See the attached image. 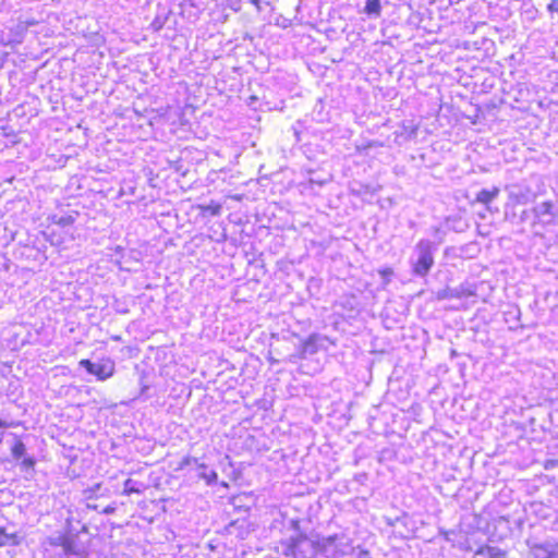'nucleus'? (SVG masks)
Masks as SVG:
<instances>
[{
  "instance_id": "nucleus-1",
  "label": "nucleus",
  "mask_w": 558,
  "mask_h": 558,
  "mask_svg": "<svg viewBox=\"0 0 558 558\" xmlns=\"http://www.w3.org/2000/svg\"><path fill=\"white\" fill-rule=\"evenodd\" d=\"M436 250V244L427 239H422L415 244L410 258V265L414 276L424 278L428 275L435 264L434 253Z\"/></svg>"
},
{
  "instance_id": "nucleus-2",
  "label": "nucleus",
  "mask_w": 558,
  "mask_h": 558,
  "mask_svg": "<svg viewBox=\"0 0 558 558\" xmlns=\"http://www.w3.org/2000/svg\"><path fill=\"white\" fill-rule=\"evenodd\" d=\"M281 554L292 558H310L315 555L314 543L304 534L291 536L288 541L281 542Z\"/></svg>"
},
{
  "instance_id": "nucleus-3",
  "label": "nucleus",
  "mask_w": 558,
  "mask_h": 558,
  "mask_svg": "<svg viewBox=\"0 0 558 558\" xmlns=\"http://www.w3.org/2000/svg\"><path fill=\"white\" fill-rule=\"evenodd\" d=\"M78 364L81 367L85 368L87 373L95 375L98 380H106L114 373V363L110 360L92 362L88 359H83Z\"/></svg>"
},
{
  "instance_id": "nucleus-4",
  "label": "nucleus",
  "mask_w": 558,
  "mask_h": 558,
  "mask_svg": "<svg viewBox=\"0 0 558 558\" xmlns=\"http://www.w3.org/2000/svg\"><path fill=\"white\" fill-rule=\"evenodd\" d=\"M534 217L543 225L555 223L558 210L550 201L542 202L533 207Z\"/></svg>"
},
{
  "instance_id": "nucleus-5",
  "label": "nucleus",
  "mask_w": 558,
  "mask_h": 558,
  "mask_svg": "<svg viewBox=\"0 0 558 558\" xmlns=\"http://www.w3.org/2000/svg\"><path fill=\"white\" fill-rule=\"evenodd\" d=\"M60 542L64 554L68 556L84 557L87 554L86 546L76 535L61 536Z\"/></svg>"
},
{
  "instance_id": "nucleus-6",
  "label": "nucleus",
  "mask_w": 558,
  "mask_h": 558,
  "mask_svg": "<svg viewBox=\"0 0 558 558\" xmlns=\"http://www.w3.org/2000/svg\"><path fill=\"white\" fill-rule=\"evenodd\" d=\"M329 341L335 344L327 336L319 333H312L303 343L301 348V357L305 359L307 355H313L324 348V342Z\"/></svg>"
},
{
  "instance_id": "nucleus-7",
  "label": "nucleus",
  "mask_w": 558,
  "mask_h": 558,
  "mask_svg": "<svg viewBox=\"0 0 558 558\" xmlns=\"http://www.w3.org/2000/svg\"><path fill=\"white\" fill-rule=\"evenodd\" d=\"M472 558H506V553L498 547L486 545L480 547Z\"/></svg>"
},
{
  "instance_id": "nucleus-8",
  "label": "nucleus",
  "mask_w": 558,
  "mask_h": 558,
  "mask_svg": "<svg viewBox=\"0 0 558 558\" xmlns=\"http://www.w3.org/2000/svg\"><path fill=\"white\" fill-rule=\"evenodd\" d=\"M22 537L15 532H8L5 529H0V547L19 545Z\"/></svg>"
},
{
  "instance_id": "nucleus-9",
  "label": "nucleus",
  "mask_w": 558,
  "mask_h": 558,
  "mask_svg": "<svg viewBox=\"0 0 558 558\" xmlns=\"http://www.w3.org/2000/svg\"><path fill=\"white\" fill-rule=\"evenodd\" d=\"M500 190L494 186L492 190L483 189L476 194V201L484 205H488L499 195Z\"/></svg>"
},
{
  "instance_id": "nucleus-10",
  "label": "nucleus",
  "mask_w": 558,
  "mask_h": 558,
  "mask_svg": "<svg viewBox=\"0 0 558 558\" xmlns=\"http://www.w3.org/2000/svg\"><path fill=\"white\" fill-rule=\"evenodd\" d=\"M532 558H555L556 553L547 545H534L531 548Z\"/></svg>"
},
{
  "instance_id": "nucleus-11",
  "label": "nucleus",
  "mask_w": 558,
  "mask_h": 558,
  "mask_svg": "<svg viewBox=\"0 0 558 558\" xmlns=\"http://www.w3.org/2000/svg\"><path fill=\"white\" fill-rule=\"evenodd\" d=\"M197 469L199 470V478L205 480L208 485L216 483L218 475L215 471L207 472V466L204 463L197 464Z\"/></svg>"
},
{
  "instance_id": "nucleus-12",
  "label": "nucleus",
  "mask_w": 558,
  "mask_h": 558,
  "mask_svg": "<svg viewBox=\"0 0 558 558\" xmlns=\"http://www.w3.org/2000/svg\"><path fill=\"white\" fill-rule=\"evenodd\" d=\"M364 11L369 16L378 17L381 12L380 0H366Z\"/></svg>"
},
{
  "instance_id": "nucleus-13",
  "label": "nucleus",
  "mask_w": 558,
  "mask_h": 558,
  "mask_svg": "<svg viewBox=\"0 0 558 558\" xmlns=\"http://www.w3.org/2000/svg\"><path fill=\"white\" fill-rule=\"evenodd\" d=\"M100 490H101V484L98 483V484H95L93 487L85 489L83 494L87 501H92V500L98 498L99 496H102Z\"/></svg>"
},
{
  "instance_id": "nucleus-14",
  "label": "nucleus",
  "mask_w": 558,
  "mask_h": 558,
  "mask_svg": "<svg viewBox=\"0 0 558 558\" xmlns=\"http://www.w3.org/2000/svg\"><path fill=\"white\" fill-rule=\"evenodd\" d=\"M204 214H210L211 216H219L221 214L222 206L218 203L211 202L206 206H201Z\"/></svg>"
},
{
  "instance_id": "nucleus-15",
  "label": "nucleus",
  "mask_w": 558,
  "mask_h": 558,
  "mask_svg": "<svg viewBox=\"0 0 558 558\" xmlns=\"http://www.w3.org/2000/svg\"><path fill=\"white\" fill-rule=\"evenodd\" d=\"M25 451L26 447L21 440H17L12 447V456L14 457V459L22 458L25 454Z\"/></svg>"
},
{
  "instance_id": "nucleus-16",
  "label": "nucleus",
  "mask_w": 558,
  "mask_h": 558,
  "mask_svg": "<svg viewBox=\"0 0 558 558\" xmlns=\"http://www.w3.org/2000/svg\"><path fill=\"white\" fill-rule=\"evenodd\" d=\"M192 464H195L196 466H197V464H199L197 458L190 457V456L184 457L180 461L177 470H184L186 466L192 465Z\"/></svg>"
},
{
  "instance_id": "nucleus-17",
  "label": "nucleus",
  "mask_w": 558,
  "mask_h": 558,
  "mask_svg": "<svg viewBox=\"0 0 558 558\" xmlns=\"http://www.w3.org/2000/svg\"><path fill=\"white\" fill-rule=\"evenodd\" d=\"M133 493H141V490L134 486V482L131 478H128L123 484V494L129 496Z\"/></svg>"
},
{
  "instance_id": "nucleus-18",
  "label": "nucleus",
  "mask_w": 558,
  "mask_h": 558,
  "mask_svg": "<svg viewBox=\"0 0 558 558\" xmlns=\"http://www.w3.org/2000/svg\"><path fill=\"white\" fill-rule=\"evenodd\" d=\"M74 222V217L71 216V215H66V216H61L60 218H58V220L56 221V223H58L59 226L61 227H68V226H71L72 223Z\"/></svg>"
},
{
  "instance_id": "nucleus-19",
  "label": "nucleus",
  "mask_w": 558,
  "mask_h": 558,
  "mask_svg": "<svg viewBox=\"0 0 558 558\" xmlns=\"http://www.w3.org/2000/svg\"><path fill=\"white\" fill-rule=\"evenodd\" d=\"M378 274L381 276L385 283L387 284L390 281L391 276L393 275V270L389 267H386V268L379 269Z\"/></svg>"
},
{
  "instance_id": "nucleus-20",
  "label": "nucleus",
  "mask_w": 558,
  "mask_h": 558,
  "mask_svg": "<svg viewBox=\"0 0 558 558\" xmlns=\"http://www.w3.org/2000/svg\"><path fill=\"white\" fill-rule=\"evenodd\" d=\"M36 461L33 457H26L23 459L22 461V465L25 468V469H32L34 468Z\"/></svg>"
},
{
  "instance_id": "nucleus-21",
  "label": "nucleus",
  "mask_w": 558,
  "mask_h": 558,
  "mask_svg": "<svg viewBox=\"0 0 558 558\" xmlns=\"http://www.w3.org/2000/svg\"><path fill=\"white\" fill-rule=\"evenodd\" d=\"M547 10L550 13H558V0H551L547 5Z\"/></svg>"
},
{
  "instance_id": "nucleus-22",
  "label": "nucleus",
  "mask_w": 558,
  "mask_h": 558,
  "mask_svg": "<svg viewBox=\"0 0 558 558\" xmlns=\"http://www.w3.org/2000/svg\"><path fill=\"white\" fill-rule=\"evenodd\" d=\"M116 509H117L116 506L109 505L106 508H104L101 512L105 514H112L116 512Z\"/></svg>"
},
{
  "instance_id": "nucleus-23",
  "label": "nucleus",
  "mask_w": 558,
  "mask_h": 558,
  "mask_svg": "<svg viewBox=\"0 0 558 558\" xmlns=\"http://www.w3.org/2000/svg\"><path fill=\"white\" fill-rule=\"evenodd\" d=\"M450 296H452V295L449 294L447 290L439 291L438 295H437V298L439 300H444V299H447V298H450Z\"/></svg>"
},
{
  "instance_id": "nucleus-24",
  "label": "nucleus",
  "mask_w": 558,
  "mask_h": 558,
  "mask_svg": "<svg viewBox=\"0 0 558 558\" xmlns=\"http://www.w3.org/2000/svg\"><path fill=\"white\" fill-rule=\"evenodd\" d=\"M61 536H62V535H59V536H57V537H54V538H51V539H50V544H51L52 546H61V542H60Z\"/></svg>"
},
{
  "instance_id": "nucleus-25",
  "label": "nucleus",
  "mask_w": 558,
  "mask_h": 558,
  "mask_svg": "<svg viewBox=\"0 0 558 558\" xmlns=\"http://www.w3.org/2000/svg\"><path fill=\"white\" fill-rule=\"evenodd\" d=\"M250 2L255 5L258 12L262 11L260 0H250Z\"/></svg>"
},
{
  "instance_id": "nucleus-26",
  "label": "nucleus",
  "mask_w": 558,
  "mask_h": 558,
  "mask_svg": "<svg viewBox=\"0 0 558 558\" xmlns=\"http://www.w3.org/2000/svg\"><path fill=\"white\" fill-rule=\"evenodd\" d=\"M87 508L88 509H93V510H98V505L97 504H93L90 501L87 502Z\"/></svg>"
},
{
  "instance_id": "nucleus-27",
  "label": "nucleus",
  "mask_w": 558,
  "mask_h": 558,
  "mask_svg": "<svg viewBox=\"0 0 558 558\" xmlns=\"http://www.w3.org/2000/svg\"><path fill=\"white\" fill-rule=\"evenodd\" d=\"M291 526H292L295 531H299V529H300L299 521L292 520V521H291Z\"/></svg>"
},
{
  "instance_id": "nucleus-28",
  "label": "nucleus",
  "mask_w": 558,
  "mask_h": 558,
  "mask_svg": "<svg viewBox=\"0 0 558 558\" xmlns=\"http://www.w3.org/2000/svg\"><path fill=\"white\" fill-rule=\"evenodd\" d=\"M415 135H416V128H412V129H411L410 136H411V137H414Z\"/></svg>"
},
{
  "instance_id": "nucleus-29",
  "label": "nucleus",
  "mask_w": 558,
  "mask_h": 558,
  "mask_svg": "<svg viewBox=\"0 0 558 558\" xmlns=\"http://www.w3.org/2000/svg\"><path fill=\"white\" fill-rule=\"evenodd\" d=\"M9 425L7 424V422L0 420V427H8Z\"/></svg>"
},
{
  "instance_id": "nucleus-30",
  "label": "nucleus",
  "mask_w": 558,
  "mask_h": 558,
  "mask_svg": "<svg viewBox=\"0 0 558 558\" xmlns=\"http://www.w3.org/2000/svg\"><path fill=\"white\" fill-rule=\"evenodd\" d=\"M520 316V310H517V318Z\"/></svg>"
},
{
  "instance_id": "nucleus-31",
  "label": "nucleus",
  "mask_w": 558,
  "mask_h": 558,
  "mask_svg": "<svg viewBox=\"0 0 558 558\" xmlns=\"http://www.w3.org/2000/svg\"><path fill=\"white\" fill-rule=\"evenodd\" d=\"M3 434L0 433V442L2 441Z\"/></svg>"
}]
</instances>
